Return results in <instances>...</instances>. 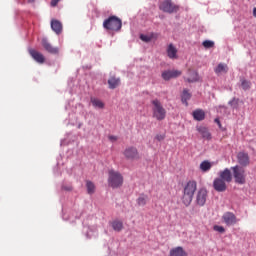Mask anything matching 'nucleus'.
I'll return each mask as SVG.
<instances>
[{
	"label": "nucleus",
	"instance_id": "nucleus-17",
	"mask_svg": "<svg viewBox=\"0 0 256 256\" xmlns=\"http://www.w3.org/2000/svg\"><path fill=\"white\" fill-rule=\"evenodd\" d=\"M214 72L216 73V75H223L225 73L229 72V66H227V64L225 63H219L217 65V67L214 68Z\"/></svg>",
	"mask_w": 256,
	"mask_h": 256
},
{
	"label": "nucleus",
	"instance_id": "nucleus-31",
	"mask_svg": "<svg viewBox=\"0 0 256 256\" xmlns=\"http://www.w3.org/2000/svg\"><path fill=\"white\" fill-rule=\"evenodd\" d=\"M203 47L205 49H212V47H215V42L211 41V40H205L203 43H202Z\"/></svg>",
	"mask_w": 256,
	"mask_h": 256
},
{
	"label": "nucleus",
	"instance_id": "nucleus-6",
	"mask_svg": "<svg viewBox=\"0 0 256 256\" xmlns=\"http://www.w3.org/2000/svg\"><path fill=\"white\" fill-rule=\"evenodd\" d=\"M123 155L128 161H139V159H141V156L139 155V150H137L135 146H129L125 148V150L123 151Z\"/></svg>",
	"mask_w": 256,
	"mask_h": 256
},
{
	"label": "nucleus",
	"instance_id": "nucleus-16",
	"mask_svg": "<svg viewBox=\"0 0 256 256\" xmlns=\"http://www.w3.org/2000/svg\"><path fill=\"white\" fill-rule=\"evenodd\" d=\"M166 52L169 59H178V56H177L178 50L175 47V45L169 44L166 49Z\"/></svg>",
	"mask_w": 256,
	"mask_h": 256
},
{
	"label": "nucleus",
	"instance_id": "nucleus-22",
	"mask_svg": "<svg viewBox=\"0 0 256 256\" xmlns=\"http://www.w3.org/2000/svg\"><path fill=\"white\" fill-rule=\"evenodd\" d=\"M140 39L141 41H143L144 43H151V41H153V39H157V34L155 33H150V34H141L140 35Z\"/></svg>",
	"mask_w": 256,
	"mask_h": 256
},
{
	"label": "nucleus",
	"instance_id": "nucleus-14",
	"mask_svg": "<svg viewBox=\"0 0 256 256\" xmlns=\"http://www.w3.org/2000/svg\"><path fill=\"white\" fill-rule=\"evenodd\" d=\"M237 159L239 165L242 167H247L249 165V154L246 152H239L237 154Z\"/></svg>",
	"mask_w": 256,
	"mask_h": 256
},
{
	"label": "nucleus",
	"instance_id": "nucleus-2",
	"mask_svg": "<svg viewBox=\"0 0 256 256\" xmlns=\"http://www.w3.org/2000/svg\"><path fill=\"white\" fill-rule=\"evenodd\" d=\"M152 104V117L156 121H163L167 117V110L163 107V104L159 99H154L151 101Z\"/></svg>",
	"mask_w": 256,
	"mask_h": 256
},
{
	"label": "nucleus",
	"instance_id": "nucleus-25",
	"mask_svg": "<svg viewBox=\"0 0 256 256\" xmlns=\"http://www.w3.org/2000/svg\"><path fill=\"white\" fill-rule=\"evenodd\" d=\"M198 132L202 135L203 139H211V133L206 127L198 128Z\"/></svg>",
	"mask_w": 256,
	"mask_h": 256
},
{
	"label": "nucleus",
	"instance_id": "nucleus-11",
	"mask_svg": "<svg viewBox=\"0 0 256 256\" xmlns=\"http://www.w3.org/2000/svg\"><path fill=\"white\" fill-rule=\"evenodd\" d=\"M223 222L228 225L229 227L231 225H235L239 220H237V216L233 214V212H226L222 216Z\"/></svg>",
	"mask_w": 256,
	"mask_h": 256
},
{
	"label": "nucleus",
	"instance_id": "nucleus-41",
	"mask_svg": "<svg viewBox=\"0 0 256 256\" xmlns=\"http://www.w3.org/2000/svg\"><path fill=\"white\" fill-rule=\"evenodd\" d=\"M253 17L256 18V7L253 9Z\"/></svg>",
	"mask_w": 256,
	"mask_h": 256
},
{
	"label": "nucleus",
	"instance_id": "nucleus-32",
	"mask_svg": "<svg viewBox=\"0 0 256 256\" xmlns=\"http://www.w3.org/2000/svg\"><path fill=\"white\" fill-rule=\"evenodd\" d=\"M162 78L164 79V81H169L170 79H173V74L171 70L163 72Z\"/></svg>",
	"mask_w": 256,
	"mask_h": 256
},
{
	"label": "nucleus",
	"instance_id": "nucleus-30",
	"mask_svg": "<svg viewBox=\"0 0 256 256\" xmlns=\"http://www.w3.org/2000/svg\"><path fill=\"white\" fill-rule=\"evenodd\" d=\"M191 99V93H189L188 90H184L182 93V103H185L187 105V101Z\"/></svg>",
	"mask_w": 256,
	"mask_h": 256
},
{
	"label": "nucleus",
	"instance_id": "nucleus-29",
	"mask_svg": "<svg viewBox=\"0 0 256 256\" xmlns=\"http://www.w3.org/2000/svg\"><path fill=\"white\" fill-rule=\"evenodd\" d=\"M241 87L244 91H249V89H251V81L242 79Z\"/></svg>",
	"mask_w": 256,
	"mask_h": 256
},
{
	"label": "nucleus",
	"instance_id": "nucleus-1",
	"mask_svg": "<svg viewBox=\"0 0 256 256\" xmlns=\"http://www.w3.org/2000/svg\"><path fill=\"white\" fill-rule=\"evenodd\" d=\"M195 191H197V182L195 180H190L184 187V193L182 196V202L186 207L191 205L193 201V197L195 195Z\"/></svg>",
	"mask_w": 256,
	"mask_h": 256
},
{
	"label": "nucleus",
	"instance_id": "nucleus-23",
	"mask_svg": "<svg viewBox=\"0 0 256 256\" xmlns=\"http://www.w3.org/2000/svg\"><path fill=\"white\" fill-rule=\"evenodd\" d=\"M147 201H149V197L145 194H141L137 198L136 203L139 207H145V205H147Z\"/></svg>",
	"mask_w": 256,
	"mask_h": 256
},
{
	"label": "nucleus",
	"instance_id": "nucleus-37",
	"mask_svg": "<svg viewBox=\"0 0 256 256\" xmlns=\"http://www.w3.org/2000/svg\"><path fill=\"white\" fill-rule=\"evenodd\" d=\"M155 139L157 141H163L165 139V135L164 134H157Z\"/></svg>",
	"mask_w": 256,
	"mask_h": 256
},
{
	"label": "nucleus",
	"instance_id": "nucleus-36",
	"mask_svg": "<svg viewBox=\"0 0 256 256\" xmlns=\"http://www.w3.org/2000/svg\"><path fill=\"white\" fill-rule=\"evenodd\" d=\"M250 149L255 153L256 155V141H251L249 144Z\"/></svg>",
	"mask_w": 256,
	"mask_h": 256
},
{
	"label": "nucleus",
	"instance_id": "nucleus-21",
	"mask_svg": "<svg viewBox=\"0 0 256 256\" xmlns=\"http://www.w3.org/2000/svg\"><path fill=\"white\" fill-rule=\"evenodd\" d=\"M192 116L195 121H203L205 119V111H203L202 109L194 110Z\"/></svg>",
	"mask_w": 256,
	"mask_h": 256
},
{
	"label": "nucleus",
	"instance_id": "nucleus-18",
	"mask_svg": "<svg viewBox=\"0 0 256 256\" xmlns=\"http://www.w3.org/2000/svg\"><path fill=\"white\" fill-rule=\"evenodd\" d=\"M189 77L186 79L188 83H195L199 81V74L193 69H188Z\"/></svg>",
	"mask_w": 256,
	"mask_h": 256
},
{
	"label": "nucleus",
	"instance_id": "nucleus-33",
	"mask_svg": "<svg viewBox=\"0 0 256 256\" xmlns=\"http://www.w3.org/2000/svg\"><path fill=\"white\" fill-rule=\"evenodd\" d=\"M229 105L232 107V109H237L239 107V99L233 98L229 101Z\"/></svg>",
	"mask_w": 256,
	"mask_h": 256
},
{
	"label": "nucleus",
	"instance_id": "nucleus-39",
	"mask_svg": "<svg viewBox=\"0 0 256 256\" xmlns=\"http://www.w3.org/2000/svg\"><path fill=\"white\" fill-rule=\"evenodd\" d=\"M108 139L109 141H112L113 143H115V141H117V136L110 135L108 136Z\"/></svg>",
	"mask_w": 256,
	"mask_h": 256
},
{
	"label": "nucleus",
	"instance_id": "nucleus-38",
	"mask_svg": "<svg viewBox=\"0 0 256 256\" xmlns=\"http://www.w3.org/2000/svg\"><path fill=\"white\" fill-rule=\"evenodd\" d=\"M60 0H51L50 5L51 7H57V4L59 3Z\"/></svg>",
	"mask_w": 256,
	"mask_h": 256
},
{
	"label": "nucleus",
	"instance_id": "nucleus-43",
	"mask_svg": "<svg viewBox=\"0 0 256 256\" xmlns=\"http://www.w3.org/2000/svg\"><path fill=\"white\" fill-rule=\"evenodd\" d=\"M29 1V3H33V1H35V0H28Z\"/></svg>",
	"mask_w": 256,
	"mask_h": 256
},
{
	"label": "nucleus",
	"instance_id": "nucleus-12",
	"mask_svg": "<svg viewBox=\"0 0 256 256\" xmlns=\"http://www.w3.org/2000/svg\"><path fill=\"white\" fill-rule=\"evenodd\" d=\"M42 47L47 51V53H51V55H57L59 53V48L53 47L51 43L47 39H42Z\"/></svg>",
	"mask_w": 256,
	"mask_h": 256
},
{
	"label": "nucleus",
	"instance_id": "nucleus-28",
	"mask_svg": "<svg viewBox=\"0 0 256 256\" xmlns=\"http://www.w3.org/2000/svg\"><path fill=\"white\" fill-rule=\"evenodd\" d=\"M86 189H87L88 195H93V193H95V184L92 181L87 180Z\"/></svg>",
	"mask_w": 256,
	"mask_h": 256
},
{
	"label": "nucleus",
	"instance_id": "nucleus-40",
	"mask_svg": "<svg viewBox=\"0 0 256 256\" xmlns=\"http://www.w3.org/2000/svg\"><path fill=\"white\" fill-rule=\"evenodd\" d=\"M214 122L217 123L219 127H221V121L219 120V118H215Z\"/></svg>",
	"mask_w": 256,
	"mask_h": 256
},
{
	"label": "nucleus",
	"instance_id": "nucleus-7",
	"mask_svg": "<svg viewBox=\"0 0 256 256\" xmlns=\"http://www.w3.org/2000/svg\"><path fill=\"white\" fill-rule=\"evenodd\" d=\"M160 11L164 13H177L179 11V6L173 3L171 0H164L159 5Z\"/></svg>",
	"mask_w": 256,
	"mask_h": 256
},
{
	"label": "nucleus",
	"instance_id": "nucleus-26",
	"mask_svg": "<svg viewBox=\"0 0 256 256\" xmlns=\"http://www.w3.org/2000/svg\"><path fill=\"white\" fill-rule=\"evenodd\" d=\"M91 103L96 109H103L105 107V103L97 98H91Z\"/></svg>",
	"mask_w": 256,
	"mask_h": 256
},
{
	"label": "nucleus",
	"instance_id": "nucleus-13",
	"mask_svg": "<svg viewBox=\"0 0 256 256\" xmlns=\"http://www.w3.org/2000/svg\"><path fill=\"white\" fill-rule=\"evenodd\" d=\"M219 178L226 183H231V181H233V174H231V170L229 168H225L223 171L219 172Z\"/></svg>",
	"mask_w": 256,
	"mask_h": 256
},
{
	"label": "nucleus",
	"instance_id": "nucleus-34",
	"mask_svg": "<svg viewBox=\"0 0 256 256\" xmlns=\"http://www.w3.org/2000/svg\"><path fill=\"white\" fill-rule=\"evenodd\" d=\"M214 231H217L218 233H225V228L223 226L215 225L213 227Z\"/></svg>",
	"mask_w": 256,
	"mask_h": 256
},
{
	"label": "nucleus",
	"instance_id": "nucleus-9",
	"mask_svg": "<svg viewBox=\"0 0 256 256\" xmlns=\"http://www.w3.org/2000/svg\"><path fill=\"white\" fill-rule=\"evenodd\" d=\"M213 188L218 193H223L227 191V183L225 182V180H222V178L220 177L215 178L213 181Z\"/></svg>",
	"mask_w": 256,
	"mask_h": 256
},
{
	"label": "nucleus",
	"instance_id": "nucleus-8",
	"mask_svg": "<svg viewBox=\"0 0 256 256\" xmlns=\"http://www.w3.org/2000/svg\"><path fill=\"white\" fill-rule=\"evenodd\" d=\"M208 192L205 188H200L196 194V204L203 207L207 203Z\"/></svg>",
	"mask_w": 256,
	"mask_h": 256
},
{
	"label": "nucleus",
	"instance_id": "nucleus-24",
	"mask_svg": "<svg viewBox=\"0 0 256 256\" xmlns=\"http://www.w3.org/2000/svg\"><path fill=\"white\" fill-rule=\"evenodd\" d=\"M120 83H121V80L119 78L111 77L108 80V85L110 89H117Z\"/></svg>",
	"mask_w": 256,
	"mask_h": 256
},
{
	"label": "nucleus",
	"instance_id": "nucleus-27",
	"mask_svg": "<svg viewBox=\"0 0 256 256\" xmlns=\"http://www.w3.org/2000/svg\"><path fill=\"white\" fill-rule=\"evenodd\" d=\"M112 228L117 231L118 233L120 231H123V222L122 221H119V220H115L112 222Z\"/></svg>",
	"mask_w": 256,
	"mask_h": 256
},
{
	"label": "nucleus",
	"instance_id": "nucleus-15",
	"mask_svg": "<svg viewBox=\"0 0 256 256\" xmlns=\"http://www.w3.org/2000/svg\"><path fill=\"white\" fill-rule=\"evenodd\" d=\"M51 29L56 35H61L63 32V24L59 20H51Z\"/></svg>",
	"mask_w": 256,
	"mask_h": 256
},
{
	"label": "nucleus",
	"instance_id": "nucleus-5",
	"mask_svg": "<svg viewBox=\"0 0 256 256\" xmlns=\"http://www.w3.org/2000/svg\"><path fill=\"white\" fill-rule=\"evenodd\" d=\"M231 171L233 173L234 181L237 183V185H245V183H247V174L245 172V168L236 165L231 167Z\"/></svg>",
	"mask_w": 256,
	"mask_h": 256
},
{
	"label": "nucleus",
	"instance_id": "nucleus-3",
	"mask_svg": "<svg viewBox=\"0 0 256 256\" xmlns=\"http://www.w3.org/2000/svg\"><path fill=\"white\" fill-rule=\"evenodd\" d=\"M108 185L112 189H119V187L123 186V175L115 170H109Z\"/></svg>",
	"mask_w": 256,
	"mask_h": 256
},
{
	"label": "nucleus",
	"instance_id": "nucleus-4",
	"mask_svg": "<svg viewBox=\"0 0 256 256\" xmlns=\"http://www.w3.org/2000/svg\"><path fill=\"white\" fill-rule=\"evenodd\" d=\"M103 27L107 31H121L123 22L117 16H110L108 19L104 20Z\"/></svg>",
	"mask_w": 256,
	"mask_h": 256
},
{
	"label": "nucleus",
	"instance_id": "nucleus-42",
	"mask_svg": "<svg viewBox=\"0 0 256 256\" xmlns=\"http://www.w3.org/2000/svg\"><path fill=\"white\" fill-rule=\"evenodd\" d=\"M66 191H71V187H68V188H64Z\"/></svg>",
	"mask_w": 256,
	"mask_h": 256
},
{
	"label": "nucleus",
	"instance_id": "nucleus-19",
	"mask_svg": "<svg viewBox=\"0 0 256 256\" xmlns=\"http://www.w3.org/2000/svg\"><path fill=\"white\" fill-rule=\"evenodd\" d=\"M170 256H187V252L183 249V247L178 246L170 250Z\"/></svg>",
	"mask_w": 256,
	"mask_h": 256
},
{
	"label": "nucleus",
	"instance_id": "nucleus-35",
	"mask_svg": "<svg viewBox=\"0 0 256 256\" xmlns=\"http://www.w3.org/2000/svg\"><path fill=\"white\" fill-rule=\"evenodd\" d=\"M171 73H172V79L181 77V71H179V70H172Z\"/></svg>",
	"mask_w": 256,
	"mask_h": 256
},
{
	"label": "nucleus",
	"instance_id": "nucleus-10",
	"mask_svg": "<svg viewBox=\"0 0 256 256\" xmlns=\"http://www.w3.org/2000/svg\"><path fill=\"white\" fill-rule=\"evenodd\" d=\"M28 53H29L30 57H32V59H34V61H36V63H39L40 65H43V63H45V56L41 52H39L33 48H30L28 50Z\"/></svg>",
	"mask_w": 256,
	"mask_h": 256
},
{
	"label": "nucleus",
	"instance_id": "nucleus-20",
	"mask_svg": "<svg viewBox=\"0 0 256 256\" xmlns=\"http://www.w3.org/2000/svg\"><path fill=\"white\" fill-rule=\"evenodd\" d=\"M211 167H213V163L209 162V160H204L200 163V171H202V173L211 171Z\"/></svg>",
	"mask_w": 256,
	"mask_h": 256
}]
</instances>
